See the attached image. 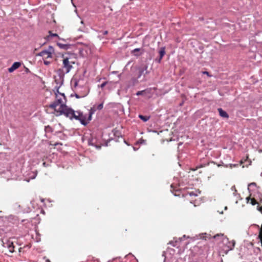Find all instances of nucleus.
I'll return each instance as SVG.
<instances>
[{"label": "nucleus", "instance_id": "obj_25", "mask_svg": "<svg viewBox=\"0 0 262 262\" xmlns=\"http://www.w3.org/2000/svg\"><path fill=\"white\" fill-rule=\"evenodd\" d=\"M108 33V31H105L104 32H103V34L104 35H106Z\"/></svg>", "mask_w": 262, "mask_h": 262}, {"label": "nucleus", "instance_id": "obj_24", "mask_svg": "<svg viewBox=\"0 0 262 262\" xmlns=\"http://www.w3.org/2000/svg\"><path fill=\"white\" fill-rule=\"evenodd\" d=\"M203 73L204 74H207V75H209V73L207 71L203 72Z\"/></svg>", "mask_w": 262, "mask_h": 262}, {"label": "nucleus", "instance_id": "obj_18", "mask_svg": "<svg viewBox=\"0 0 262 262\" xmlns=\"http://www.w3.org/2000/svg\"><path fill=\"white\" fill-rule=\"evenodd\" d=\"M147 91V90H144V91H138L137 93H136V95L137 96H139V95H144L146 92Z\"/></svg>", "mask_w": 262, "mask_h": 262}, {"label": "nucleus", "instance_id": "obj_21", "mask_svg": "<svg viewBox=\"0 0 262 262\" xmlns=\"http://www.w3.org/2000/svg\"><path fill=\"white\" fill-rule=\"evenodd\" d=\"M43 62H44V64H46V65H49L50 64L51 62L49 61H48L46 59H43Z\"/></svg>", "mask_w": 262, "mask_h": 262}, {"label": "nucleus", "instance_id": "obj_7", "mask_svg": "<svg viewBox=\"0 0 262 262\" xmlns=\"http://www.w3.org/2000/svg\"><path fill=\"white\" fill-rule=\"evenodd\" d=\"M95 107H93L89 110L88 114H83V117H84V121L86 122V125H87L92 120V116L95 112Z\"/></svg>", "mask_w": 262, "mask_h": 262}, {"label": "nucleus", "instance_id": "obj_1", "mask_svg": "<svg viewBox=\"0 0 262 262\" xmlns=\"http://www.w3.org/2000/svg\"><path fill=\"white\" fill-rule=\"evenodd\" d=\"M55 101L50 104L49 107L54 110V114L56 116L62 115L66 113L68 116H69L71 111L70 108L66 105V98L63 93H55Z\"/></svg>", "mask_w": 262, "mask_h": 262}, {"label": "nucleus", "instance_id": "obj_19", "mask_svg": "<svg viewBox=\"0 0 262 262\" xmlns=\"http://www.w3.org/2000/svg\"><path fill=\"white\" fill-rule=\"evenodd\" d=\"M201 238L206 240V233L202 234L200 235Z\"/></svg>", "mask_w": 262, "mask_h": 262}, {"label": "nucleus", "instance_id": "obj_10", "mask_svg": "<svg viewBox=\"0 0 262 262\" xmlns=\"http://www.w3.org/2000/svg\"><path fill=\"white\" fill-rule=\"evenodd\" d=\"M159 58L158 60H157V61L160 63L163 58V57L165 54V50L164 48H161L159 52Z\"/></svg>", "mask_w": 262, "mask_h": 262}, {"label": "nucleus", "instance_id": "obj_3", "mask_svg": "<svg viewBox=\"0 0 262 262\" xmlns=\"http://www.w3.org/2000/svg\"><path fill=\"white\" fill-rule=\"evenodd\" d=\"M173 185H171V191L173 193L174 195L176 196H181L182 195L183 197L185 198L187 200H189V202H187L185 203L186 207L191 208L194 207L196 206L194 202H192V199L193 196H198V192L200 193V191L198 190L193 191L192 189H189L187 188H185L183 189L182 188H180L178 189H175L173 188Z\"/></svg>", "mask_w": 262, "mask_h": 262}, {"label": "nucleus", "instance_id": "obj_22", "mask_svg": "<svg viewBox=\"0 0 262 262\" xmlns=\"http://www.w3.org/2000/svg\"><path fill=\"white\" fill-rule=\"evenodd\" d=\"M140 49L139 48H136V49H134V50L132 51V52H133V53H135V52H139V51H140Z\"/></svg>", "mask_w": 262, "mask_h": 262}, {"label": "nucleus", "instance_id": "obj_15", "mask_svg": "<svg viewBox=\"0 0 262 262\" xmlns=\"http://www.w3.org/2000/svg\"><path fill=\"white\" fill-rule=\"evenodd\" d=\"M139 117L143 121L146 122L148 121L149 119V117L146 116H143L142 115H140L139 116Z\"/></svg>", "mask_w": 262, "mask_h": 262}, {"label": "nucleus", "instance_id": "obj_13", "mask_svg": "<svg viewBox=\"0 0 262 262\" xmlns=\"http://www.w3.org/2000/svg\"><path fill=\"white\" fill-rule=\"evenodd\" d=\"M58 46L62 49L67 50L70 48V45L67 44H63L61 43H57Z\"/></svg>", "mask_w": 262, "mask_h": 262}, {"label": "nucleus", "instance_id": "obj_2", "mask_svg": "<svg viewBox=\"0 0 262 262\" xmlns=\"http://www.w3.org/2000/svg\"><path fill=\"white\" fill-rule=\"evenodd\" d=\"M62 69L57 71V73L60 79H63L65 74H67L73 68V65L76 63V57L74 54L66 53L62 54Z\"/></svg>", "mask_w": 262, "mask_h": 262}, {"label": "nucleus", "instance_id": "obj_14", "mask_svg": "<svg viewBox=\"0 0 262 262\" xmlns=\"http://www.w3.org/2000/svg\"><path fill=\"white\" fill-rule=\"evenodd\" d=\"M49 35L46 37V38L47 39L49 40L52 37H56L59 38L58 34L56 33H53L50 31L49 32Z\"/></svg>", "mask_w": 262, "mask_h": 262}, {"label": "nucleus", "instance_id": "obj_5", "mask_svg": "<svg viewBox=\"0 0 262 262\" xmlns=\"http://www.w3.org/2000/svg\"><path fill=\"white\" fill-rule=\"evenodd\" d=\"M70 110L71 111L69 116H68L65 113H64L62 115H64L66 117L72 119L73 118H75L76 120H79L81 123L84 125H86V122L84 121V117H83V114L80 112H75L72 109L70 108Z\"/></svg>", "mask_w": 262, "mask_h": 262}, {"label": "nucleus", "instance_id": "obj_26", "mask_svg": "<svg viewBox=\"0 0 262 262\" xmlns=\"http://www.w3.org/2000/svg\"><path fill=\"white\" fill-rule=\"evenodd\" d=\"M55 93H57V94H59V93H61L60 92H59V89H57V90H56V92Z\"/></svg>", "mask_w": 262, "mask_h": 262}, {"label": "nucleus", "instance_id": "obj_11", "mask_svg": "<svg viewBox=\"0 0 262 262\" xmlns=\"http://www.w3.org/2000/svg\"><path fill=\"white\" fill-rule=\"evenodd\" d=\"M7 247L9 249V251L10 252L12 253L15 251V250H14L15 247L12 242H11V243L8 242L7 243Z\"/></svg>", "mask_w": 262, "mask_h": 262}, {"label": "nucleus", "instance_id": "obj_4", "mask_svg": "<svg viewBox=\"0 0 262 262\" xmlns=\"http://www.w3.org/2000/svg\"><path fill=\"white\" fill-rule=\"evenodd\" d=\"M213 238L216 240H221L223 244V249L226 254L230 250H232L235 246V241L233 240L230 241L229 238L224 236L223 234H217L214 235Z\"/></svg>", "mask_w": 262, "mask_h": 262}, {"label": "nucleus", "instance_id": "obj_17", "mask_svg": "<svg viewBox=\"0 0 262 262\" xmlns=\"http://www.w3.org/2000/svg\"><path fill=\"white\" fill-rule=\"evenodd\" d=\"M45 131L46 132H52L53 129L51 127L48 125L45 127Z\"/></svg>", "mask_w": 262, "mask_h": 262}, {"label": "nucleus", "instance_id": "obj_12", "mask_svg": "<svg viewBox=\"0 0 262 262\" xmlns=\"http://www.w3.org/2000/svg\"><path fill=\"white\" fill-rule=\"evenodd\" d=\"M247 202H249L252 205H255L257 204V201L254 198H251L250 196L247 198Z\"/></svg>", "mask_w": 262, "mask_h": 262}, {"label": "nucleus", "instance_id": "obj_28", "mask_svg": "<svg viewBox=\"0 0 262 262\" xmlns=\"http://www.w3.org/2000/svg\"><path fill=\"white\" fill-rule=\"evenodd\" d=\"M46 262H51L49 259H47Z\"/></svg>", "mask_w": 262, "mask_h": 262}, {"label": "nucleus", "instance_id": "obj_27", "mask_svg": "<svg viewBox=\"0 0 262 262\" xmlns=\"http://www.w3.org/2000/svg\"><path fill=\"white\" fill-rule=\"evenodd\" d=\"M235 166H236V165H232V164H231V165H230V167H231V168H232V166L235 167Z\"/></svg>", "mask_w": 262, "mask_h": 262}, {"label": "nucleus", "instance_id": "obj_8", "mask_svg": "<svg viewBox=\"0 0 262 262\" xmlns=\"http://www.w3.org/2000/svg\"><path fill=\"white\" fill-rule=\"evenodd\" d=\"M21 66V63L19 62H15L12 66L8 69V71L10 73L13 72L14 70L17 69Z\"/></svg>", "mask_w": 262, "mask_h": 262}, {"label": "nucleus", "instance_id": "obj_20", "mask_svg": "<svg viewBox=\"0 0 262 262\" xmlns=\"http://www.w3.org/2000/svg\"><path fill=\"white\" fill-rule=\"evenodd\" d=\"M108 83L107 81H105L104 82H103L101 85H100V88H103L106 85V84Z\"/></svg>", "mask_w": 262, "mask_h": 262}, {"label": "nucleus", "instance_id": "obj_23", "mask_svg": "<svg viewBox=\"0 0 262 262\" xmlns=\"http://www.w3.org/2000/svg\"><path fill=\"white\" fill-rule=\"evenodd\" d=\"M58 144V143H54V144H52V143H50V145H51L56 146Z\"/></svg>", "mask_w": 262, "mask_h": 262}, {"label": "nucleus", "instance_id": "obj_6", "mask_svg": "<svg viewBox=\"0 0 262 262\" xmlns=\"http://www.w3.org/2000/svg\"><path fill=\"white\" fill-rule=\"evenodd\" d=\"M54 54V49L52 46H49L47 50H44L37 54V56L42 57L43 59L52 58Z\"/></svg>", "mask_w": 262, "mask_h": 262}, {"label": "nucleus", "instance_id": "obj_16", "mask_svg": "<svg viewBox=\"0 0 262 262\" xmlns=\"http://www.w3.org/2000/svg\"><path fill=\"white\" fill-rule=\"evenodd\" d=\"M93 107H95L96 110H102L103 108V103H101L99 104V105H98L97 106L96 105H94Z\"/></svg>", "mask_w": 262, "mask_h": 262}, {"label": "nucleus", "instance_id": "obj_9", "mask_svg": "<svg viewBox=\"0 0 262 262\" xmlns=\"http://www.w3.org/2000/svg\"><path fill=\"white\" fill-rule=\"evenodd\" d=\"M217 110H218V112L219 113L220 115L222 117L225 118H229L228 114L226 112L224 111L222 108H218Z\"/></svg>", "mask_w": 262, "mask_h": 262}]
</instances>
